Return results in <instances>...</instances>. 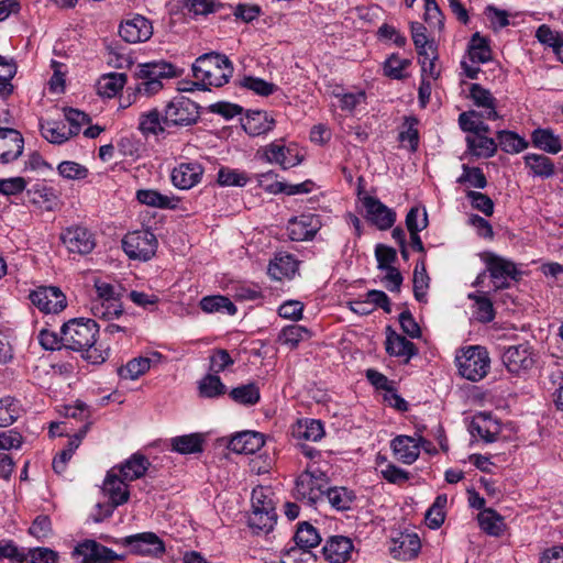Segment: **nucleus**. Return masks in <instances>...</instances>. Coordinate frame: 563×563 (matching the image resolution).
<instances>
[{
    "label": "nucleus",
    "mask_w": 563,
    "mask_h": 563,
    "mask_svg": "<svg viewBox=\"0 0 563 563\" xmlns=\"http://www.w3.org/2000/svg\"><path fill=\"white\" fill-rule=\"evenodd\" d=\"M99 325L92 319H70L62 327V345L81 353V356L92 364L104 362L102 351L96 346Z\"/></svg>",
    "instance_id": "f257e3e1"
},
{
    "label": "nucleus",
    "mask_w": 563,
    "mask_h": 563,
    "mask_svg": "<svg viewBox=\"0 0 563 563\" xmlns=\"http://www.w3.org/2000/svg\"><path fill=\"white\" fill-rule=\"evenodd\" d=\"M233 74L231 60L223 54L210 52L199 56L192 64V75L197 86L222 87Z\"/></svg>",
    "instance_id": "f03ea898"
},
{
    "label": "nucleus",
    "mask_w": 563,
    "mask_h": 563,
    "mask_svg": "<svg viewBox=\"0 0 563 563\" xmlns=\"http://www.w3.org/2000/svg\"><path fill=\"white\" fill-rule=\"evenodd\" d=\"M327 485H329L327 473L312 465L297 476L294 496L296 499L312 506L323 501Z\"/></svg>",
    "instance_id": "7ed1b4c3"
},
{
    "label": "nucleus",
    "mask_w": 563,
    "mask_h": 563,
    "mask_svg": "<svg viewBox=\"0 0 563 563\" xmlns=\"http://www.w3.org/2000/svg\"><path fill=\"white\" fill-rule=\"evenodd\" d=\"M455 363L462 377L471 382H478L487 375L490 358L485 347L472 345L461 350L455 356Z\"/></svg>",
    "instance_id": "20e7f679"
},
{
    "label": "nucleus",
    "mask_w": 563,
    "mask_h": 563,
    "mask_svg": "<svg viewBox=\"0 0 563 563\" xmlns=\"http://www.w3.org/2000/svg\"><path fill=\"white\" fill-rule=\"evenodd\" d=\"M482 261L486 265L495 290L509 288L510 280L520 279L521 273L516 264L505 257L493 252H485L482 254Z\"/></svg>",
    "instance_id": "39448f33"
},
{
    "label": "nucleus",
    "mask_w": 563,
    "mask_h": 563,
    "mask_svg": "<svg viewBox=\"0 0 563 563\" xmlns=\"http://www.w3.org/2000/svg\"><path fill=\"white\" fill-rule=\"evenodd\" d=\"M200 117L196 102L184 96L173 98L164 108V124L170 126H188L195 124Z\"/></svg>",
    "instance_id": "423d86ee"
},
{
    "label": "nucleus",
    "mask_w": 563,
    "mask_h": 563,
    "mask_svg": "<svg viewBox=\"0 0 563 563\" xmlns=\"http://www.w3.org/2000/svg\"><path fill=\"white\" fill-rule=\"evenodd\" d=\"M103 540L122 547H130L131 552L137 555L158 558L165 552L164 542L153 532L136 533L121 539L104 537Z\"/></svg>",
    "instance_id": "0eeeda50"
},
{
    "label": "nucleus",
    "mask_w": 563,
    "mask_h": 563,
    "mask_svg": "<svg viewBox=\"0 0 563 563\" xmlns=\"http://www.w3.org/2000/svg\"><path fill=\"white\" fill-rule=\"evenodd\" d=\"M157 245L156 236L148 230L129 232L122 240V247L131 260H151Z\"/></svg>",
    "instance_id": "6e6552de"
},
{
    "label": "nucleus",
    "mask_w": 563,
    "mask_h": 563,
    "mask_svg": "<svg viewBox=\"0 0 563 563\" xmlns=\"http://www.w3.org/2000/svg\"><path fill=\"white\" fill-rule=\"evenodd\" d=\"M73 555L81 559L80 563H112L125 558L123 554H117L111 549L91 539L79 542L75 547Z\"/></svg>",
    "instance_id": "1a4fd4ad"
},
{
    "label": "nucleus",
    "mask_w": 563,
    "mask_h": 563,
    "mask_svg": "<svg viewBox=\"0 0 563 563\" xmlns=\"http://www.w3.org/2000/svg\"><path fill=\"white\" fill-rule=\"evenodd\" d=\"M503 363L508 373L517 376L526 375L534 364L531 347L527 343L507 347L503 354Z\"/></svg>",
    "instance_id": "9d476101"
},
{
    "label": "nucleus",
    "mask_w": 563,
    "mask_h": 563,
    "mask_svg": "<svg viewBox=\"0 0 563 563\" xmlns=\"http://www.w3.org/2000/svg\"><path fill=\"white\" fill-rule=\"evenodd\" d=\"M29 299L45 313H58L66 307V297L57 287L42 286L31 291Z\"/></svg>",
    "instance_id": "9b49d317"
},
{
    "label": "nucleus",
    "mask_w": 563,
    "mask_h": 563,
    "mask_svg": "<svg viewBox=\"0 0 563 563\" xmlns=\"http://www.w3.org/2000/svg\"><path fill=\"white\" fill-rule=\"evenodd\" d=\"M60 240L70 253L89 254L96 246V240L86 227L74 225L60 233Z\"/></svg>",
    "instance_id": "f8f14e48"
},
{
    "label": "nucleus",
    "mask_w": 563,
    "mask_h": 563,
    "mask_svg": "<svg viewBox=\"0 0 563 563\" xmlns=\"http://www.w3.org/2000/svg\"><path fill=\"white\" fill-rule=\"evenodd\" d=\"M162 361L163 355L157 351H152L146 355L136 356L119 367L118 375L124 380H135L151 368L156 367Z\"/></svg>",
    "instance_id": "ddd939ff"
},
{
    "label": "nucleus",
    "mask_w": 563,
    "mask_h": 563,
    "mask_svg": "<svg viewBox=\"0 0 563 563\" xmlns=\"http://www.w3.org/2000/svg\"><path fill=\"white\" fill-rule=\"evenodd\" d=\"M119 34L128 43L146 42L153 35V25L145 16L134 14L120 24Z\"/></svg>",
    "instance_id": "4468645a"
},
{
    "label": "nucleus",
    "mask_w": 563,
    "mask_h": 563,
    "mask_svg": "<svg viewBox=\"0 0 563 563\" xmlns=\"http://www.w3.org/2000/svg\"><path fill=\"white\" fill-rule=\"evenodd\" d=\"M363 206L366 210V219L379 230H387L394 225L396 212L379 199L365 196L363 198Z\"/></svg>",
    "instance_id": "2eb2a0df"
},
{
    "label": "nucleus",
    "mask_w": 563,
    "mask_h": 563,
    "mask_svg": "<svg viewBox=\"0 0 563 563\" xmlns=\"http://www.w3.org/2000/svg\"><path fill=\"white\" fill-rule=\"evenodd\" d=\"M203 167L198 162L180 163L170 174L173 185L181 190H188L201 181Z\"/></svg>",
    "instance_id": "dca6fc26"
},
{
    "label": "nucleus",
    "mask_w": 563,
    "mask_h": 563,
    "mask_svg": "<svg viewBox=\"0 0 563 563\" xmlns=\"http://www.w3.org/2000/svg\"><path fill=\"white\" fill-rule=\"evenodd\" d=\"M353 551V541L345 536H330L322 547V555L329 563H345Z\"/></svg>",
    "instance_id": "f3484780"
},
{
    "label": "nucleus",
    "mask_w": 563,
    "mask_h": 563,
    "mask_svg": "<svg viewBox=\"0 0 563 563\" xmlns=\"http://www.w3.org/2000/svg\"><path fill=\"white\" fill-rule=\"evenodd\" d=\"M234 361L227 350H216L210 356L208 374L199 382L198 387H225L219 373L232 366Z\"/></svg>",
    "instance_id": "a211bd4d"
},
{
    "label": "nucleus",
    "mask_w": 563,
    "mask_h": 563,
    "mask_svg": "<svg viewBox=\"0 0 563 563\" xmlns=\"http://www.w3.org/2000/svg\"><path fill=\"white\" fill-rule=\"evenodd\" d=\"M24 146L22 134L15 129L0 128V162L8 164L18 159Z\"/></svg>",
    "instance_id": "6ab92c4d"
},
{
    "label": "nucleus",
    "mask_w": 563,
    "mask_h": 563,
    "mask_svg": "<svg viewBox=\"0 0 563 563\" xmlns=\"http://www.w3.org/2000/svg\"><path fill=\"white\" fill-rule=\"evenodd\" d=\"M320 229V219L316 214H301L289 220L288 236L292 241H307L312 239Z\"/></svg>",
    "instance_id": "aec40b11"
},
{
    "label": "nucleus",
    "mask_w": 563,
    "mask_h": 563,
    "mask_svg": "<svg viewBox=\"0 0 563 563\" xmlns=\"http://www.w3.org/2000/svg\"><path fill=\"white\" fill-rule=\"evenodd\" d=\"M264 155L268 163L278 164L283 169H288L299 165L303 157L291 146H285L273 142L265 146Z\"/></svg>",
    "instance_id": "412c9836"
},
{
    "label": "nucleus",
    "mask_w": 563,
    "mask_h": 563,
    "mask_svg": "<svg viewBox=\"0 0 563 563\" xmlns=\"http://www.w3.org/2000/svg\"><path fill=\"white\" fill-rule=\"evenodd\" d=\"M421 549L420 538L415 532H399L393 538L390 553L394 559L409 561L415 559Z\"/></svg>",
    "instance_id": "4be33fe9"
},
{
    "label": "nucleus",
    "mask_w": 563,
    "mask_h": 563,
    "mask_svg": "<svg viewBox=\"0 0 563 563\" xmlns=\"http://www.w3.org/2000/svg\"><path fill=\"white\" fill-rule=\"evenodd\" d=\"M470 98L474 106L481 109L477 111L482 119L497 120L499 118L496 108L497 100L488 89L479 84H472L470 87Z\"/></svg>",
    "instance_id": "5701e85b"
},
{
    "label": "nucleus",
    "mask_w": 563,
    "mask_h": 563,
    "mask_svg": "<svg viewBox=\"0 0 563 563\" xmlns=\"http://www.w3.org/2000/svg\"><path fill=\"white\" fill-rule=\"evenodd\" d=\"M126 482L128 481L119 475L117 471L110 468L107 472L102 489L114 506H121L128 503L130 492Z\"/></svg>",
    "instance_id": "b1692460"
},
{
    "label": "nucleus",
    "mask_w": 563,
    "mask_h": 563,
    "mask_svg": "<svg viewBox=\"0 0 563 563\" xmlns=\"http://www.w3.org/2000/svg\"><path fill=\"white\" fill-rule=\"evenodd\" d=\"M264 435L256 431H241L231 437L228 449L238 454H253L264 445Z\"/></svg>",
    "instance_id": "393cba45"
},
{
    "label": "nucleus",
    "mask_w": 563,
    "mask_h": 563,
    "mask_svg": "<svg viewBox=\"0 0 563 563\" xmlns=\"http://www.w3.org/2000/svg\"><path fill=\"white\" fill-rule=\"evenodd\" d=\"M151 463L145 455L134 453L123 463L114 465L111 468L117 471V473L128 482H132L141 478L146 473Z\"/></svg>",
    "instance_id": "a878e982"
},
{
    "label": "nucleus",
    "mask_w": 563,
    "mask_h": 563,
    "mask_svg": "<svg viewBox=\"0 0 563 563\" xmlns=\"http://www.w3.org/2000/svg\"><path fill=\"white\" fill-rule=\"evenodd\" d=\"M276 175L273 172L260 174L256 176L257 181L261 187H263L266 191L271 194H280L285 192L287 195H297V194H308L311 191L313 183L311 180H306L301 184L297 185H287L282 181H274L269 185H265L268 179H273Z\"/></svg>",
    "instance_id": "bb28decb"
},
{
    "label": "nucleus",
    "mask_w": 563,
    "mask_h": 563,
    "mask_svg": "<svg viewBox=\"0 0 563 563\" xmlns=\"http://www.w3.org/2000/svg\"><path fill=\"white\" fill-rule=\"evenodd\" d=\"M391 449L398 461L412 464L420 454V443L409 435H398L391 441Z\"/></svg>",
    "instance_id": "cd10ccee"
},
{
    "label": "nucleus",
    "mask_w": 563,
    "mask_h": 563,
    "mask_svg": "<svg viewBox=\"0 0 563 563\" xmlns=\"http://www.w3.org/2000/svg\"><path fill=\"white\" fill-rule=\"evenodd\" d=\"M205 443L206 434L199 432L174 437L169 440L172 451L183 455L201 453Z\"/></svg>",
    "instance_id": "c85d7f7f"
},
{
    "label": "nucleus",
    "mask_w": 563,
    "mask_h": 563,
    "mask_svg": "<svg viewBox=\"0 0 563 563\" xmlns=\"http://www.w3.org/2000/svg\"><path fill=\"white\" fill-rule=\"evenodd\" d=\"M140 79L163 80L178 76L176 67L167 62L158 60L139 65L136 73Z\"/></svg>",
    "instance_id": "c756f323"
},
{
    "label": "nucleus",
    "mask_w": 563,
    "mask_h": 563,
    "mask_svg": "<svg viewBox=\"0 0 563 563\" xmlns=\"http://www.w3.org/2000/svg\"><path fill=\"white\" fill-rule=\"evenodd\" d=\"M298 269V262L294 255L289 253H277L268 265V274L276 280L290 278Z\"/></svg>",
    "instance_id": "7c9ffc66"
},
{
    "label": "nucleus",
    "mask_w": 563,
    "mask_h": 563,
    "mask_svg": "<svg viewBox=\"0 0 563 563\" xmlns=\"http://www.w3.org/2000/svg\"><path fill=\"white\" fill-rule=\"evenodd\" d=\"M275 125L274 119L265 111H252L243 120L242 126L251 136H258L269 132Z\"/></svg>",
    "instance_id": "2f4dec72"
},
{
    "label": "nucleus",
    "mask_w": 563,
    "mask_h": 563,
    "mask_svg": "<svg viewBox=\"0 0 563 563\" xmlns=\"http://www.w3.org/2000/svg\"><path fill=\"white\" fill-rule=\"evenodd\" d=\"M471 433L479 437L486 443H493L498 439L500 426L496 420H493L487 415L482 413L473 419L471 423Z\"/></svg>",
    "instance_id": "473e14b6"
},
{
    "label": "nucleus",
    "mask_w": 563,
    "mask_h": 563,
    "mask_svg": "<svg viewBox=\"0 0 563 563\" xmlns=\"http://www.w3.org/2000/svg\"><path fill=\"white\" fill-rule=\"evenodd\" d=\"M324 433L322 422L320 420L309 418L298 420L291 429L294 438L313 442L321 440L324 437Z\"/></svg>",
    "instance_id": "72a5a7b5"
},
{
    "label": "nucleus",
    "mask_w": 563,
    "mask_h": 563,
    "mask_svg": "<svg viewBox=\"0 0 563 563\" xmlns=\"http://www.w3.org/2000/svg\"><path fill=\"white\" fill-rule=\"evenodd\" d=\"M386 351L390 355L404 356L407 361L417 354L415 344L405 336L396 333L390 327L387 328Z\"/></svg>",
    "instance_id": "f704fd0d"
},
{
    "label": "nucleus",
    "mask_w": 563,
    "mask_h": 563,
    "mask_svg": "<svg viewBox=\"0 0 563 563\" xmlns=\"http://www.w3.org/2000/svg\"><path fill=\"white\" fill-rule=\"evenodd\" d=\"M322 537L318 529L308 521L298 522L294 536V541L298 545L297 550H308L320 544Z\"/></svg>",
    "instance_id": "c9c22d12"
},
{
    "label": "nucleus",
    "mask_w": 563,
    "mask_h": 563,
    "mask_svg": "<svg viewBox=\"0 0 563 563\" xmlns=\"http://www.w3.org/2000/svg\"><path fill=\"white\" fill-rule=\"evenodd\" d=\"M355 499L356 496L353 490L342 486L330 487L327 485L323 500H327L334 509L349 510Z\"/></svg>",
    "instance_id": "e433bc0d"
},
{
    "label": "nucleus",
    "mask_w": 563,
    "mask_h": 563,
    "mask_svg": "<svg viewBox=\"0 0 563 563\" xmlns=\"http://www.w3.org/2000/svg\"><path fill=\"white\" fill-rule=\"evenodd\" d=\"M136 199L142 205L159 209H175L179 202L178 198L168 197L154 189H139Z\"/></svg>",
    "instance_id": "4c0bfd02"
},
{
    "label": "nucleus",
    "mask_w": 563,
    "mask_h": 563,
    "mask_svg": "<svg viewBox=\"0 0 563 563\" xmlns=\"http://www.w3.org/2000/svg\"><path fill=\"white\" fill-rule=\"evenodd\" d=\"M533 146L550 153L558 154L562 150V143L551 129H536L531 134Z\"/></svg>",
    "instance_id": "58836bf2"
},
{
    "label": "nucleus",
    "mask_w": 563,
    "mask_h": 563,
    "mask_svg": "<svg viewBox=\"0 0 563 563\" xmlns=\"http://www.w3.org/2000/svg\"><path fill=\"white\" fill-rule=\"evenodd\" d=\"M481 529L489 536L499 537L505 529L504 518L492 508H484L477 516Z\"/></svg>",
    "instance_id": "ea45409f"
},
{
    "label": "nucleus",
    "mask_w": 563,
    "mask_h": 563,
    "mask_svg": "<svg viewBox=\"0 0 563 563\" xmlns=\"http://www.w3.org/2000/svg\"><path fill=\"white\" fill-rule=\"evenodd\" d=\"M526 166L531 169L533 176L550 178L555 173L553 162L542 154H527L525 157Z\"/></svg>",
    "instance_id": "a19ab883"
},
{
    "label": "nucleus",
    "mask_w": 563,
    "mask_h": 563,
    "mask_svg": "<svg viewBox=\"0 0 563 563\" xmlns=\"http://www.w3.org/2000/svg\"><path fill=\"white\" fill-rule=\"evenodd\" d=\"M164 114L157 109H152L140 115L139 129L144 135H158L167 128L164 122Z\"/></svg>",
    "instance_id": "79ce46f5"
},
{
    "label": "nucleus",
    "mask_w": 563,
    "mask_h": 563,
    "mask_svg": "<svg viewBox=\"0 0 563 563\" xmlns=\"http://www.w3.org/2000/svg\"><path fill=\"white\" fill-rule=\"evenodd\" d=\"M200 308L208 313L221 312L233 316L236 312L234 303L224 296H207L200 300Z\"/></svg>",
    "instance_id": "37998d69"
},
{
    "label": "nucleus",
    "mask_w": 563,
    "mask_h": 563,
    "mask_svg": "<svg viewBox=\"0 0 563 563\" xmlns=\"http://www.w3.org/2000/svg\"><path fill=\"white\" fill-rule=\"evenodd\" d=\"M468 150L476 156L492 157L497 151V143L486 135L466 136Z\"/></svg>",
    "instance_id": "c03bdc74"
},
{
    "label": "nucleus",
    "mask_w": 563,
    "mask_h": 563,
    "mask_svg": "<svg viewBox=\"0 0 563 563\" xmlns=\"http://www.w3.org/2000/svg\"><path fill=\"white\" fill-rule=\"evenodd\" d=\"M310 336V331L299 324H291L285 327L279 335L278 342L283 345L288 346L289 349H295L305 339Z\"/></svg>",
    "instance_id": "a18cd8bd"
},
{
    "label": "nucleus",
    "mask_w": 563,
    "mask_h": 563,
    "mask_svg": "<svg viewBox=\"0 0 563 563\" xmlns=\"http://www.w3.org/2000/svg\"><path fill=\"white\" fill-rule=\"evenodd\" d=\"M126 82V75L121 73H111L103 76L98 82L99 93L106 97H113L123 89Z\"/></svg>",
    "instance_id": "49530a36"
},
{
    "label": "nucleus",
    "mask_w": 563,
    "mask_h": 563,
    "mask_svg": "<svg viewBox=\"0 0 563 563\" xmlns=\"http://www.w3.org/2000/svg\"><path fill=\"white\" fill-rule=\"evenodd\" d=\"M41 133L44 139L53 144H63L73 136L63 122H47L41 124Z\"/></svg>",
    "instance_id": "de8ad7c7"
},
{
    "label": "nucleus",
    "mask_w": 563,
    "mask_h": 563,
    "mask_svg": "<svg viewBox=\"0 0 563 563\" xmlns=\"http://www.w3.org/2000/svg\"><path fill=\"white\" fill-rule=\"evenodd\" d=\"M468 299L473 300L476 306L475 317L476 320L487 323L494 320L495 311L492 299L485 294H468Z\"/></svg>",
    "instance_id": "09e8293b"
},
{
    "label": "nucleus",
    "mask_w": 563,
    "mask_h": 563,
    "mask_svg": "<svg viewBox=\"0 0 563 563\" xmlns=\"http://www.w3.org/2000/svg\"><path fill=\"white\" fill-rule=\"evenodd\" d=\"M20 401L12 397L0 399V427L11 426L21 416Z\"/></svg>",
    "instance_id": "8fccbe9b"
},
{
    "label": "nucleus",
    "mask_w": 563,
    "mask_h": 563,
    "mask_svg": "<svg viewBox=\"0 0 563 563\" xmlns=\"http://www.w3.org/2000/svg\"><path fill=\"white\" fill-rule=\"evenodd\" d=\"M497 139L500 148L506 153H519L529 145L523 137L511 131H499Z\"/></svg>",
    "instance_id": "3c124183"
},
{
    "label": "nucleus",
    "mask_w": 563,
    "mask_h": 563,
    "mask_svg": "<svg viewBox=\"0 0 563 563\" xmlns=\"http://www.w3.org/2000/svg\"><path fill=\"white\" fill-rule=\"evenodd\" d=\"M412 282L415 298L420 302L426 301L430 278L427 274L423 260L416 264Z\"/></svg>",
    "instance_id": "603ef678"
},
{
    "label": "nucleus",
    "mask_w": 563,
    "mask_h": 563,
    "mask_svg": "<svg viewBox=\"0 0 563 563\" xmlns=\"http://www.w3.org/2000/svg\"><path fill=\"white\" fill-rule=\"evenodd\" d=\"M411 37L417 49L418 55H423L428 51L437 48L433 41L427 36V27L420 22L411 23Z\"/></svg>",
    "instance_id": "864d4df0"
},
{
    "label": "nucleus",
    "mask_w": 563,
    "mask_h": 563,
    "mask_svg": "<svg viewBox=\"0 0 563 563\" xmlns=\"http://www.w3.org/2000/svg\"><path fill=\"white\" fill-rule=\"evenodd\" d=\"M277 519L276 512L252 510L249 517V526L256 532H269Z\"/></svg>",
    "instance_id": "5fc2aeb1"
},
{
    "label": "nucleus",
    "mask_w": 563,
    "mask_h": 563,
    "mask_svg": "<svg viewBox=\"0 0 563 563\" xmlns=\"http://www.w3.org/2000/svg\"><path fill=\"white\" fill-rule=\"evenodd\" d=\"M91 312L100 319H113L122 314L123 306L121 301H100L93 300Z\"/></svg>",
    "instance_id": "6e6d98bb"
},
{
    "label": "nucleus",
    "mask_w": 563,
    "mask_h": 563,
    "mask_svg": "<svg viewBox=\"0 0 563 563\" xmlns=\"http://www.w3.org/2000/svg\"><path fill=\"white\" fill-rule=\"evenodd\" d=\"M97 299L100 301H121V297L125 289L120 284H111L107 282L97 280L95 283Z\"/></svg>",
    "instance_id": "4d7b16f0"
},
{
    "label": "nucleus",
    "mask_w": 563,
    "mask_h": 563,
    "mask_svg": "<svg viewBox=\"0 0 563 563\" xmlns=\"http://www.w3.org/2000/svg\"><path fill=\"white\" fill-rule=\"evenodd\" d=\"M253 510H262L265 512H276L275 503L272 498V492L267 487H256L252 492Z\"/></svg>",
    "instance_id": "13d9d810"
},
{
    "label": "nucleus",
    "mask_w": 563,
    "mask_h": 563,
    "mask_svg": "<svg viewBox=\"0 0 563 563\" xmlns=\"http://www.w3.org/2000/svg\"><path fill=\"white\" fill-rule=\"evenodd\" d=\"M468 55L474 63H486L490 59V48L485 38L481 37L478 33L472 36Z\"/></svg>",
    "instance_id": "bf43d9fd"
},
{
    "label": "nucleus",
    "mask_w": 563,
    "mask_h": 563,
    "mask_svg": "<svg viewBox=\"0 0 563 563\" xmlns=\"http://www.w3.org/2000/svg\"><path fill=\"white\" fill-rule=\"evenodd\" d=\"M8 559L15 563L27 561L26 549L18 547L13 540L0 541V560Z\"/></svg>",
    "instance_id": "052dcab7"
},
{
    "label": "nucleus",
    "mask_w": 563,
    "mask_h": 563,
    "mask_svg": "<svg viewBox=\"0 0 563 563\" xmlns=\"http://www.w3.org/2000/svg\"><path fill=\"white\" fill-rule=\"evenodd\" d=\"M249 177L244 172L221 167L218 172V183L221 186L243 187L247 184Z\"/></svg>",
    "instance_id": "680f3d73"
},
{
    "label": "nucleus",
    "mask_w": 563,
    "mask_h": 563,
    "mask_svg": "<svg viewBox=\"0 0 563 563\" xmlns=\"http://www.w3.org/2000/svg\"><path fill=\"white\" fill-rule=\"evenodd\" d=\"M438 48L428 51L423 55H419V64L421 65V78L438 79L440 69L437 67Z\"/></svg>",
    "instance_id": "e2e57ef3"
},
{
    "label": "nucleus",
    "mask_w": 563,
    "mask_h": 563,
    "mask_svg": "<svg viewBox=\"0 0 563 563\" xmlns=\"http://www.w3.org/2000/svg\"><path fill=\"white\" fill-rule=\"evenodd\" d=\"M29 533L38 541H44L53 534L52 521L46 515H38L29 528Z\"/></svg>",
    "instance_id": "0e129e2a"
},
{
    "label": "nucleus",
    "mask_w": 563,
    "mask_h": 563,
    "mask_svg": "<svg viewBox=\"0 0 563 563\" xmlns=\"http://www.w3.org/2000/svg\"><path fill=\"white\" fill-rule=\"evenodd\" d=\"M242 87L254 91L255 93L267 97L277 90L276 85L268 82L262 78L246 76L241 82Z\"/></svg>",
    "instance_id": "69168bd1"
},
{
    "label": "nucleus",
    "mask_w": 563,
    "mask_h": 563,
    "mask_svg": "<svg viewBox=\"0 0 563 563\" xmlns=\"http://www.w3.org/2000/svg\"><path fill=\"white\" fill-rule=\"evenodd\" d=\"M335 98L339 99V107L343 111L352 112L357 106L365 103L366 95L364 91L356 92H334Z\"/></svg>",
    "instance_id": "338daca9"
},
{
    "label": "nucleus",
    "mask_w": 563,
    "mask_h": 563,
    "mask_svg": "<svg viewBox=\"0 0 563 563\" xmlns=\"http://www.w3.org/2000/svg\"><path fill=\"white\" fill-rule=\"evenodd\" d=\"M27 563H58V553L49 548H32L26 550Z\"/></svg>",
    "instance_id": "774afa93"
}]
</instances>
